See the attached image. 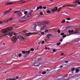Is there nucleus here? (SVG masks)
<instances>
[{
  "label": "nucleus",
  "instance_id": "1",
  "mask_svg": "<svg viewBox=\"0 0 80 80\" xmlns=\"http://www.w3.org/2000/svg\"><path fill=\"white\" fill-rule=\"evenodd\" d=\"M50 23V22H48L47 21H43L42 22H38V26H40L41 30H42L46 27V25H49Z\"/></svg>",
  "mask_w": 80,
  "mask_h": 80
},
{
  "label": "nucleus",
  "instance_id": "2",
  "mask_svg": "<svg viewBox=\"0 0 80 80\" xmlns=\"http://www.w3.org/2000/svg\"><path fill=\"white\" fill-rule=\"evenodd\" d=\"M38 22H36L35 24H33L31 26V28L32 29H35L37 26H38Z\"/></svg>",
  "mask_w": 80,
  "mask_h": 80
},
{
  "label": "nucleus",
  "instance_id": "3",
  "mask_svg": "<svg viewBox=\"0 0 80 80\" xmlns=\"http://www.w3.org/2000/svg\"><path fill=\"white\" fill-rule=\"evenodd\" d=\"M12 10H13V8H11L9 9L8 10H7L6 11H5L3 14V15L2 16H4V15H7V14H8L9 13L11 12L12 11Z\"/></svg>",
  "mask_w": 80,
  "mask_h": 80
},
{
  "label": "nucleus",
  "instance_id": "4",
  "mask_svg": "<svg viewBox=\"0 0 80 80\" xmlns=\"http://www.w3.org/2000/svg\"><path fill=\"white\" fill-rule=\"evenodd\" d=\"M32 66H34V67H37V66H38L40 65V62H34L32 64Z\"/></svg>",
  "mask_w": 80,
  "mask_h": 80
},
{
  "label": "nucleus",
  "instance_id": "5",
  "mask_svg": "<svg viewBox=\"0 0 80 80\" xmlns=\"http://www.w3.org/2000/svg\"><path fill=\"white\" fill-rule=\"evenodd\" d=\"M71 32H72V33L70 34L69 35H68L67 36H69V35H72V34H74V33H76V35H80V32H76L74 33V31L73 30H72L71 31Z\"/></svg>",
  "mask_w": 80,
  "mask_h": 80
},
{
  "label": "nucleus",
  "instance_id": "6",
  "mask_svg": "<svg viewBox=\"0 0 80 80\" xmlns=\"http://www.w3.org/2000/svg\"><path fill=\"white\" fill-rule=\"evenodd\" d=\"M32 10H31V11L30 12H28V13L26 15L27 17H28V18H29V17H30L32 15Z\"/></svg>",
  "mask_w": 80,
  "mask_h": 80
},
{
  "label": "nucleus",
  "instance_id": "7",
  "mask_svg": "<svg viewBox=\"0 0 80 80\" xmlns=\"http://www.w3.org/2000/svg\"><path fill=\"white\" fill-rule=\"evenodd\" d=\"M7 35H8V36H10V37L12 36V34H11L10 32H8V33L5 34L4 35H2V36H7Z\"/></svg>",
  "mask_w": 80,
  "mask_h": 80
},
{
  "label": "nucleus",
  "instance_id": "8",
  "mask_svg": "<svg viewBox=\"0 0 80 80\" xmlns=\"http://www.w3.org/2000/svg\"><path fill=\"white\" fill-rule=\"evenodd\" d=\"M66 7H76L77 5H68L66 6Z\"/></svg>",
  "mask_w": 80,
  "mask_h": 80
},
{
  "label": "nucleus",
  "instance_id": "9",
  "mask_svg": "<svg viewBox=\"0 0 80 80\" xmlns=\"http://www.w3.org/2000/svg\"><path fill=\"white\" fill-rule=\"evenodd\" d=\"M7 21H6L5 20H4L2 21H0V24H1V23H2V24L4 23V24H6V23H7Z\"/></svg>",
  "mask_w": 80,
  "mask_h": 80
},
{
  "label": "nucleus",
  "instance_id": "10",
  "mask_svg": "<svg viewBox=\"0 0 80 80\" xmlns=\"http://www.w3.org/2000/svg\"><path fill=\"white\" fill-rule=\"evenodd\" d=\"M22 52L23 54H26V55L30 53V52L28 51L25 52L24 51H22Z\"/></svg>",
  "mask_w": 80,
  "mask_h": 80
},
{
  "label": "nucleus",
  "instance_id": "11",
  "mask_svg": "<svg viewBox=\"0 0 80 80\" xmlns=\"http://www.w3.org/2000/svg\"><path fill=\"white\" fill-rule=\"evenodd\" d=\"M12 20V18H9L8 20H5L7 22V23H6V24H7L8 23V22H11Z\"/></svg>",
  "mask_w": 80,
  "mask_h": 80
},
{
  "label": "nucleus",
  "instance_id": "12",
  "mask_svg": "<svg viewBox=\"0 0 80 80\" xmlns=\"http://www.w3.org/2000/svg\"><path fill=\"white\" fill-rule=\"evenodd\" d=\"M47 38H48L49 39H50V37H52V35L51 34H48L47 35Z\"/></svg>",
  "mask_w": 80,
  "mask_h": 80
},
{
  "label": "nucleus",
  "instance_id": "13",
  "mask_svg": "<svg viewBox=\"0 0 80 80\" xmlns=\"http://www.w3.org/2000/svg\"><path fill=\"white\" fill-rule=\"evenodd\" d=\"M13 4V2H7L6 4V5H12Z\"/></svg>",
  "mask_w": 80,
  "mask_h": 80
},
{
  "label": "nucleus",
  "instance_id": "14",
  "mask_svg": "<svg viewBox=\"0 0 80 80\" xmlns=\"http://www.w3.org/2000/svg\"><path fill=\"white\" fill-rule=\"evenodd\" d=\"M43 8L42 7V6H40L39 7H37V8L36 10H39V9H42Z\"/></svg>",
  "mask_w": 80,
  "mask_h": 80
},
{
  "label": "nucleus",
  "instance_id": "15",
  "mask_svg": "<svg viewBox=\"0 0 80 80\" xmlns=\"http://www.w3.org/2000/svg\"><path fill=\"white\" fill-rule=\"evenodd\" d=\"M17 39L16 38H14L13 39V40H12V42L13 43H15L16 42H17Z\"/></svg>",
  "mask_w": 80,
  "mask_h": 80
},
{
  "label": "nucleus",
  "instance_id": "16",
  "mask_svg": "<svg viewBox=\"0 0 80 80\" xmlns=\"http://www.w3.org/2000/svg\"><path fill=\"white\" fill-rule=\"evenodd\" d=\"M32 33L31 32H29L26 33V35L27 36H29L31 35H32Z\"/></svg>",
  "mask_w": 80,
  "mask_h": 80
},
{
  "label": "nucleus",
  "instance_id": "17",
  "mask_svg": "<svg viewBox=\"0 0 80 80\" xmlns=\"http://www.w3.org/2000/svg\"><path fill=\"white\" fill-rule=\"evenodd\" d=\"M8 28H6L4 30V33H6L7 32V31H8Z\"/></svg>",
  "mask_w": 80,
  "mask_h": 80
},
{
  "label": "nucleus",
  "instance_id": "18",
  "mask_svg": "<svg viewBox=\"0 0 80 80\" xmlns=\"http://www.w3.org/2000/svg\"><path fill=\"white\" fill-rule=\"evenodd\" d=\"M28 18V17H27V16L26 17V15H25V16H24L23 17H21V18L22 19H25L26 18Z\"/></svg>",
  "mask_w": 80,
  "mask_h": 80
},
{
  "label": "nucleus",
  "instance_id": "19",
  "mask_svg": "<svg viewBox=\"0 0 80 80\" xmlns=\"http://www.w3.org/2000/svg\"><path fill=\"white\" fill-rule=\"evenodd\" d=\"M6 80H16V78H9V79H6Z\"/></svg>",
  "mask_w": 80,
  "mask_h": 80
},
{
  "label": "nucleus",
  "instance_id": "20",
  "mask_svg": "<svg viewBox=\"0 0 80 80\" xmlns=\"http://www.w3.org/2000/svg\"><path fill=\"white\" fill-rule=\"evenodd\" d=\"M20 15H21V13L20 12H18L17 14V16L18 17H20Z\"/></svg>",
  "mask_w": 80,
  "mask_h": 80
},
{
  "label": "nucleus",
  "instance_id": "21",
  "mask_svg": "<svg viewBox=\"0 0 80 80\" xmlns=\"http://www.w3.org/2000/svg\"><path fill=\"white\" fill-rule=\"evenodd\" d=\"M47 13H51V11L49 10H48L47 11Z\"/></svg>",
  "mask_w": 80,
  "mask_h": 80
},
{
  "label": "nucleus",
  "instance_id": "22",
  "mask_svg": "<svg viewBox=\"0 0 80 80\" xmlns=\"http://www.w3.org/2000/svg\"><path fill=\"white\" fill-rule=\"evenodd\" d=\"M56 44L58 46H59V45L61 44V42H59L57 43Z\"/></svg>",
  "mask_w": 80,
  "mask_h": 80
},
{
  "label": "nucleus",
  "instance_id": "23",
  "mask_svg": "<svg viewBox=\"0 0 80 80\" xmlns=\"http://www.w3.org/2000/svg\"><path fill=\"white\" fill-rule=\"evenodd\" d=\"M61 80H69V78H67V79L61 78Z\"/></svg>",
  "mask_w": 80,
  "mask_h": 80
},
{
  "label": "nucleus",
  "instance_id": "24",
  "mask_svg": "<svg viewBox=\"0 0 80 80\" xmlns=\"http://www.w3.org/2000/svg\"><path fill=\"white\" fill-rule=\"evenodd\" d=\"M65 22V20L64 19L62 21V23H64Z\"/></svg>",
  "mask_w": 80,
  "mask_h": 80
},
{
  "label": "nucleus",
  "instance_id": "25",
  "mask_svg": "<svg viewBox=\"0 0 80 80\" xmlns=\"http://www.w3.org/2000/svg\"><path fill=\"white\" fill-rule=\"evenodd\" d=\"M75 70V68H73L71 69V71H73Z\"/></svg>",
  "mask_w": 80,
  "mask_h": 80
},
{
  "label": "nucleus",
  "instance_id": "26",
  "mask_svg": "<svg viewBox=\"0 0 80 80\" xmlns=\"http://www.w3.org/2000/svg\"><path fill=\"white\" fill-rule=\"evenodd\" d=\"M79 72V69H76V73H78Z\"/></svg>",
  "mask_w": 80,
  "mask_h": 80
},
{
  "label": "nucleus",
  "instance_id": "27",
  "mask_svg": "<svg viewBox=\"0 0 80 80\" xmlns=\"http://www.w3.org/2000/svg\"><path fill=\"white\" fill-rule=\"evenodd\" d=\"M40 15H43V12L42 11H40Z\"/></svg>",
  "mask_w": 80,
  "mask_h": 80
},
{
  "label": "nucleus",
  "instance_id": "28",
  "mask_svg": "<svg viewBox=\"0 0 80 80\" xmlns=\"http://www.w3.org/2000/svg\"><path fill=\"white\" fill-rule=\"evenodd\" d=\"M20 37L21 38H22V39H24V37L22 35L20 36Z\"/></svg>",
  "mask_w": 80,
  "mask_h": 80
},
{
  "label": "nucleus",
  "instance_id": "29",
  "mask_svg": "<svg viewBox=\"0 0 80 80\" xmlns=\"http://www.w3.org/2000/svg\"><path fill=\"white\" fill-rule=\"evenodd\" d=\"M67 37V35L66 34L63 35L62 36V38H65V37Z\"/></svg>",
  "mask_w": 80,
  "mask_h": 80
},
{
  "label": "nucleus",
  "instance_id": "30",
  "mask_svg": "<svg viewBox=\"0 0 80 80\" xmlns=\"http://www.w3.org/2000/svg\"><path fill=\"white\" fill-rule=\"evenodd\" d=\"M30 50L32 52H33V51H34V49H33V48H31L30 49Z\"/></svg>",
  "mask_w": 80,
  "mask_h": 80
},
{
  "label": "nucleus",
  "instance_id": "31",
  "mask_svg": "<svg viewBox=\"0 0 80 80\" xmlns=\"http://www.w3.org/2000/svg\"><path fill=\"white\" fill-rule=\"evenodd\" d=\"M27 13H28V11H25L24 12V14H25V15H27Z\"/></svg>",
  "mask_w": 80,
  "mask_h": 80
},
{
  "label": "nucleus",
  "instance_id": "32",
  "mask_svg": "<svg viewBox=\"0 0 80 80\" xmlns=\"http://www.w3.org/2000/svg\"><path fill=\"white\" fill-rule=\"evenodd\" d=\"M78 2V0H77L74 2V3H77Z\"/></svg>",
  "mask_w": 80,
  "mask_h": 80
},
{
  "label": "nucleus",
  "instance_id": "33",
  "mask_svg": "<svg viewBox=\"0 0 80 80\" xmlns=\"http://www.w3.org/2000/svg\"><path fill=\"white\" fill-rule=\"evenodd\" d=\"M54 8L55 9L56 11H57L58 10V7H55Z\"/></svg>",
  "mask_w": 80,
  "mask_h": 80
},
{
  "label": "nucleus",
  "instance_id": "34",
  "mask_svg": "<svg viewBox=\"0 0 80 80\" xmlns=\"http://www.w3.org/2000/svg\"><path fill=\"white\" fill-rule=\"evenodd\" d=\"M57 32L58 33H60V29H58L57 31Z\"/></svg>",
  "mask_w": 80,
  "mask_h": 80
},
{
  "label": "nucleus",
  "instance_id": "35",
  "mask_svg": "<svg viewBox=\"0 0 80 80\" xmlns=\"http://www.w3.org/2000/svg\"><path fill=\"white\" fill-rule=\"evenodd\" d=\"M68 28H68V27H67L65 28L64 30H68Z\"/></svg>",
  "mask_w": 80,
  "mask_h": 80
},
{
  "label": "nucleus",
  "instance_id": "36",
  "mask_svg": "<svg viewBox=\"0 0 80 80\" xmlns=\"http://www.w3.org/2000/svg\"><path fill=\"white\" fill-rule=\"evenodd\" d=\"M64 35V32H62L61 33V36H63Z\"/></svg>",
  "mask_w": 80,
  "mask_h": 80
},
{
  "label": "nucleus",
  "instance_id": "37",
  "mask_svg": "<svg viewBox=\"0 0 80 80\" xmlns=\"http://www.w3.org/2000/svg\"><path fill=\"white\" fill-rule=\"evenodd\" d=\"M46 73V72L45 71L43 72H42V74H45Z\"/></svg>",
  "mask_w": 80,
  "mask_h": 80
},
{
  "label": "nucleus",
  "instance_id": "38",
  "mask_svg": "<svg viewBox=\"0 0 80 80\" xmlns=\"http://www.w3.org/2000/svg\"><path fill=\"white\" fill-rule=\"evenodd\" d=\"M67 20H71V19L70 18H68L67 19Z\"/></svg>",
  "mask_w": 80,
  "mask_h": 80
},
{
  "label": "nucleus",
  "instance_id": "39",
  "mask_svg": "<svg viewBox=\"0 0 80 80\" xmlns=\"http://www.w3.org/2000/svg\"><path fill=\"white\" fill-rule=\"evenodd\" d=\"M21 78V77H17L16 78L17 79H19V78Z\"/></svg>",
  "mask_w": 80,
  "mask_h": 80
},
{
  "label": "nucleus",
  "instance_id": "40",
  "mask_svg": "<svg viewBox=\"0 0 80 80\" xmlns=\"http://www.w3.org/2000/svg\"><path fill=\"white\" fill-rule=\"evenodd\" d=\"M52 12H56V10H55V9L53 8L52 9Z\"/></svg>",
  "mask_w": 80,
  "mask_h": 80
},
{
  "label": "nucleus",
  "instance_id": "41",
  "mask_svg": "<svg viewBox=\"0 0 80 80\" xmlns=\"http://www.w3.org/2000/svg\"><path fill=\"white\" fill-rule=\"evenodd\" d=\"M45 43V41H42V42L41 44H43Z\"/></svg>",
  "mask_w": 80,
  "mask_h": 80
},
{
  "label": "nucleus",
  "instance_id": "42",
  "mask_svg": "<svg viewBox=\"0 0 80 80\" xmlns=\"http://www.w3.org/2000/svg\"><path fill=\"white\" fill-rule=\"evenodd\" d=\"M21 55H22V54H18V57H21Z\"/></svg>",
  "mask_w": 80,
  "mask_h": 80
},
{
  "label": "nucleus",
  "instance_id": "43",
  "mask_svg": "<svg viewBox=\"0 0 80 80\" xmlns=\"http://www.w3.org/2000/svg\"><path fill=\"white\" fill-rule=\"evenodd\" d=\"M63 65H60V68H62V67H63Z\"/></svg>",
  "mask_w": 80,
  "mask_h": 80
},
{
  "label": "nucleus",
  "instance_id": "44",
  "mask_svg": "<svg viewBox=\"0 0 80 80\" xmlns=\"http://www.w3.org/2000/svg\"><path fill=\"white\" fill-rule=\"evenodd\" d=\"M18 12V11H16L14 12V13H17V12Z\"/></svg>",
  "mask_w": 80,
  "mask_h": 80
},
{
  "label": "nucleus",
  "instance_id": "45",
  "mask_svg": "<svg viewBox=\"0 0 80 80\" xmlns=\"http://www.w3.org/2000/svg\"><path fill=\"white\" fill-rule=\"evenodd\" d=\"M56 51H57V50H56V49H54L52 50V51L54 52H56Z\"/></svg>",
  "mask_w": 80,
  "mask_h": 80
},
{
  "label": "nucleus",
  "instance_id": "46",
  "mask_svg": "<svg viewBox=\"0 0 80 80\" xmlns=\"http://www.w3.org/2000/svg\"><path fill=\"white\" fill-rule=\"evenodd\" d=\"M43 9H46L47 8V7H43Z\"/></svg>",
  "mask_w": 80,
  "mask_h": 80
},
{
  "label": "nucleus",
  "instance_id": "47",
  "mask_svg": "<svg viewBox=\"0 0 80 80\" xmlns=\"http://www.w3.org/2000/svg\"><path fill=\"white\" fill-rule=\"evenodd\" d=\"M45 32L46 33H47V32H48V30H45Z\"/></svg>",
  "mask_w": 80,
  "mask_h": 80
},
{
  "label": "nucleus",
  "instance_id": "48",
  "mask_svg": "<svg viewBox=\"0 0 80 80\" xmlns=\"http://www.w3.org/2000/svg\"><path fill=\"white\" fill-rule=\"evenodd\" d=\"M41 33L42 34V35H44L45 33H44L43 32H41Z\"/></svg>",
  "mask_w": 80,
  "mask_h": 80
},
{
  "label": "nucleus",
  "instance_id": "49",
  "mask_svg": "<svg viewBox=\"0 0 80 80\" xmlns=\"http://www.w3.org/2000/svg\"><path fill=\"white\" fill-rule=\"evenodd\" d=\"M62 41H63V39H61L60 40V41L61 42H62Z\"/></svg>",
  "mask_w": 80,
  "mask_h": 80
},
{
  "label": "nucleus",
  "instance_id": "50",
  "mask_svg": "<svg viewBox=\"0 0 80 80\" xmlns=\"http://www.w3.org/2000/svg\"><path fill=\"white\" fill-rule=\"evenodd\" d=\"M68 61H65V63H68Z\"/></svg>",
  "mask_w": 80,
  "mask_h": 80
},
{
  "label": "nucleus",
  "instance_id": "51",
  "mask_svg": "<svg viewBox=\"0 0 80 80\" xmlns=\"http://www.w3.org/2000/svg\"><path fill=\"white\" fill-rule=\"evenodd\" d=\"M78 5H80V2H79L78 1Z\"/></svg>",
  "mask_w": 80,
  "mask_h": 80
},
{
  "label": "nucleus",
  "instance_id": "52",
  "mask_svg": "<svg viewBox=\"0 0 80 80\" xmlns=\"http://www.w3.org/2000/svg\"><path fill=\"white\" fill-rule=\"evenodd\" d=\"M26 20H24L23 21H22V23L23 22H26Z\"/></svg>",
  "mask_w": 80,
  "mask_h": 80
},
{
  "label": "nucleus",
  "instance_id": "53",
  "mask_svg": "<svg viewBox=\"0 0 80 80\" xmlns=\"http://www.w3.org/2000/svg\"><path fill=\"white\" fill-rule=\"evenodd\" d=\"M19 22L20 23H23V21H19Z\"/></svg>",
  "mask_w": 80,
  "mask_h": 80
},
{
  "label": "nucleus",
  "instance_id": "54",
  "mask_svg": "<svg viewBox=\"0 0 80 80\" xmlns=\"http://www.w3.org/2000/svg\"><path fill=\"white\" fill-rule=\"evenodd\" d=\"M68 32L69 33H71V30H69Z\"/></svg>",
  "mask_w": 80,
  "mask_h": 80
},
{
  "label": "nucleus",
  "instance_id": "55",
  "mask_svg": "<svg viewBox=\"0 0 80 80\" xmlns=\"http://www.w3.org/2000/svg\"><path fill=\"white\" fill-rule=\"evenodd\" d=\"M64 55V53H61V56H62V55Z\"/></svg>",
  "mask_w": 80,
  "mask_h": 80
},
{
  "label": "nucleus",
  "instance_id": "56",
  "mask_svg": "<svg viewBox=\"0 0 80 80\" xmlns=\"http://www.w3.org/2000/svg\"><path fill=\"white\" fill-rule=\"evenodd\" d=\"M54 0H49V1L50 2H52V1H53Z\"/></svg>",
  "mask_w": 80,
  "mask_h": 80
},
{
  "label": "nucleus",
  "instance_id": "57",
  "mask_svg": "<svg viewBox=\"0 0 80 80\" xmlns=\"http://www.w3.org/2000/svg\"><path fill=\"white\" fill-rule=\"evenodd\" d=\"M66 23H70V22H68V21H66Z\"/></svg>",
  "mask_w": 80,
  "mask_h": 80
},
{
  "label": "nucleus",
  "instance_id": "58",
  "mask_svg": "<svg viewBox=\"0 0 80 80\" xmlns=\"http://www.w3.org/2000/svg\"><path fill=\"white\" fill-rule=\"evenodd\" d=\"M47 48L48 50H50V48Z\"/></svg>",
  "mask_w": 80,
  "mask_h": 80
},
{
  "label": "nucleus",
  "instance_id": "59",
  "mask_svg": "<svg viewBox=\"0 0 80 80\" xmlns=\"http://www.w3.org/2000/svg\"><path fill=\"white\" fill-rule=\"evenodd\" d=\"M25 3V2L23 1L22 2V3Z\"/></svg>",
  "mask_w": 80,
  "mask_h": 80
},
{
  "label": "nucleus",
  "instance_id": "60",
  "mask_svg": "<svg viewBox=\"0 0 80 80\" xmlns=\"http://www.w3.org/2000/svg\"><path fill=\"white\" fill-rule=\"evenodd\" d=\"M14 35H16V33H14Z\"/></svg>",
  "mask_w": 80,
  "mask_h": 80
},
{
  "label": "nucleus",
  "instance_id": "61",
  "mask_svg": "<svg viewBox=\"0 0 80 80\" xmlns=\"http://www.w3.org/2000/svg\"><path fill=\"white\" fill-rule=\"evenodd\" d=\"M45 49H46V50H47V49H48L47 48L45 47Z\"/></svg>",
  "mask_w": 80,
  "mask_h": 80
},
{
  "label": "nucleus",
  "instance_id": "62",
  "mask_svg": "<svg viewBox=\"0 0 80 80\" xmlns=\"http://www.w3.org/2000/svg\"><path fill=\"white\" fill-rule=\"evenodd\" d=\"M71 72L72 73H73V71H71Z\"/></svg>",
  "mask_w": 80,
  "mask_h": 80
},
{
  "label": "nucleus",
  "instance_id": "63",
  "mask_svg": "<svg viewBox=\"0 0 80 80\" xmlns=\"http://www.w3.org/2000/svg\"><path fill=\"white\" fill-rule=\"evenodd\" d=\"M47 71H49V69H47Z\"/></svg>",
  "mask_w": 80,
  "mask_h": 80
},
{
  "label": "nucleus",
  "instance_id": "64",
  "mask_svg": "<svg viewBox=\"0 0 80 80\" xmlns=\"http://www.w3.org/2000/svg\"><path fill=\"white\" fill-rule=\"evenodd\" d=\"M3 45H5V43H3Z\"/></svg>",
  "mask_w": 80,
  "mask_h": 80
}]
</instances>
